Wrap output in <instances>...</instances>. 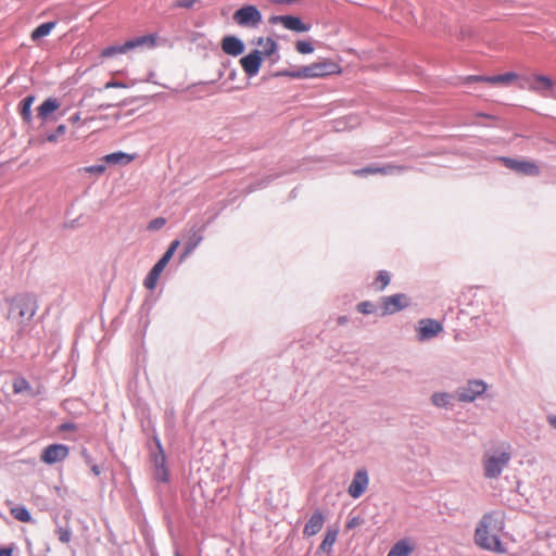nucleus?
Segmentation results:
<instances>
[{
    "label": "nucleus",
    "instance_id": "25",
    "mask_svg": "<svg viewBox=\"0 0 556 556\" xmlns=\"http://www.w3.org/2000/svg\"><path fill=\"white\" fill-rule=\"evenodd\" d=\"M12 388L15 394L27 393L29 396L36 395L29 382L23 377L15 378L13 380Z\"/></svg>",
    "mask_w": 556,
    "mask_h": 556
},
{
    "label": "nucleus",
    "instance_id": "4",
    "mask_svg": "<svg viewBox=\"0 0 556 556\" xmlns=\"http://www.w3.org/2000/svg\"><path fill=\"white\" fill-rule=\"evenodd\" d=\"M513 454L510 446L486 451L482 456V469L485 479H497L503 470L508 467Z\"/></svg>",
    "mask_w": 556,
    "mask_h": 556
},
{
    "label": "nucleus",
    "instance_id": "48",
    "mask_svg": "<svg viewBox=\"0 0 556 556\" xmlns=\"http://www.w3.org/2000/svg\"><path fill=\"white\" fill-rule=\"evenodd\" d=\"M13 547H4L0 549V556H12Z\"/></svg>",
    "mask_w": 556,
    "mask_h": 556
},
{
    "label": "nucleus",
    "instance_id": "24",
    "mask_svg": "<svg viewBox=\"0 0 556 556\" xmlns=\"http://www.w3.org/2000/svg\"><path fill=\"white\" fill-rule=\"evenodd\" d=\"M283 27L296 33H305L309 29V26L304 24L298 16L286 15Z\"/></svg>",
    "mask_w": 556,
    "mask_h": 556
},
{
    "label": "nucleus",
    "instance_id": "39",
    "mask_svg": "<svg viewBox=\"0 0 556 556\" xmlns=\"http://www.w3.org/2000/svg\"><path fill=\"white\" fill-rule=\"evenodd\" d=\"M106 167L103 164H96L85 167V170L94 175H102L105 172Z\"/></svg>",
    "mask_w": 556,
    "mask_h": 556
},
{
    "label": "nucleus",
    "instance_id": "9",
    "mask_svg": "<svg viewBox=\"0 0 556 556\" xmlns=\"http://www.w3.org/2000/svg\"><path fill=\"white\" fill-rule=\"evenodd\" d=\"M498 161L508 169L525 176H539L540 167L533 161L500 156Z\"/></svg>",
    "mask_w": 556,
    "mask_h": 556
},
{
    "label": "nucleus",
    "instance_id": "1",
    "mask_svg": "<svg viewBox=\"0 0 556 556\" xmlns=\"http://www.w3.org/2000/svg\"><path fill=\"white\" fill-rule=\"evenodd\" d=\"M504 515L502 511L493 510L484 514L475 530V543L485 551L498 554L506 553V548L497 534L504 529Z\"/></svg>",
    "mask_w": 556,
    "mask_h": 556
},
{
    "label": "nucleus",
    "instance_id": "10",
    "mask_svg": "<svg viewBox=\"0 0 556 556\" xmlns=\"http://www.w3.org/2000/svg\"><path fill=\"white\" fill-rule=\"evenodd\" d=\"M409 304V299L404 293H396L381 298V316L397 313Z\"/></svg>",
    "mask_w": 556,
    "mask_h": 556
},
{
    "label": "nucleus",
    "instance_id": "32",
    "mask_svg": "<svg viewBox=\"0 0 556 556\" xmlns=\"http://www.w3.org/2000/svg\"><path fill=\"white\" fill-rule=\"evenodd\" d=\"M55 534L60 542L67 544L72 539V530L66 526H58L55 529Z\"/></svg>",
    "mask_w": 556,
    "mask_h": 556
},
{
    "label": "nucleus",
    "instance_id": "36",
    "mask_svg": "<svg viewBox=\"0 0 556 556\" xmlns=\"http://www.w3.org/2000/svg\"><path fill=\"white\" fill-rule=\"evenodd\" d=\"M376 282H381V286L378 288V290H383L390 282V274L387 270H380L378 273Z\"/></svg>",
    "mask_w": 556,
    "mask_h": 556
},
{
    "label": "nucleus",
    "instance_id": "17",
    "mask_svg": "<svg viewBox=\"0 0 556 556\" xmlns=\"http://www.w3.org/2000/svg\"><path fill=\"white\" fill-rule=\"evenodd\" d=\"M244 48L243 41L236 36H225L222 40V49L228 55L238 56L244 52Z\"/></svg>",
    "mask_w": 556,
    "mask_h": 556
},
{
    "label": "nucleus",
    "instance_id": "23",
    "mask_svg": "<svg viewBox=\"0 0 556 556\" xmlns=\"http://www.w3.org/2000/svg\"><path fill=\"white\" fill-rule=\"evenodd\" d=\"M136 157L135 154H128V153H125V152H122V151H118V152H113V153H110V154H106L103 160L105 163L108 164H113V165H116V164H121V165H127L129 164L131 161H134Z\"/></svg>",
    "mask_w": 556,
    "mask_h": 556
},
{
    "label": "nucleus",
    "instance_id": "46",
    "mask_svg": "<svg viewBox=\"0 0 556 556\" xmlns=\"http://www.w3.org/2000/svg\"><path fill=\"white\" fill-rule=\"evenodd\" d=\"M285 20H286V15H274L270 17L269 23H271V24L280 23L283 25Z\"/></svg>",
    "mask_w": 556,
    "mask_h": 556
},
{
    "label": "nucleus",
    "instance_id": "35",
    "mask_svg": "<svg viewBox=\"0 0 556 556\" xmlns=\"http://www.w3.org/2000/svg\"><path fill=\"white\" fill-rule=\"evenodd\" d=\"M296 51L301 54H308L314 51V47L309 41L300 40L296 42Z\"/></svg>",
    "mask_w": 556,
    "mask_h": 556
},
{
    "label": "nucleus",
    "instance_id": "12",
    "mask_svg": "<svg viewBox=\"0 0 556 556\" xmlns=\"http://www.w3.org/2000/svg\"><path fill=\"white\" fill-rule=\"evenodd\" d=\"M408 169V166L386 164L383 166L369 165L359 169H355L353 173L356 176H367L369 174H381V175H399Z\"/></svg>",
    "mask_w": 556,
    "mask_h": 556
},
{
    "label": "nucleus",
    "instance_id": "52",
    "mask_svg": "<svg viewBox=\"0 0 556 556\" xmlns=\"http://www.w3.org/2000/svg\"><path fill=\"white\" fill-rule=\"evenodd\" d=\"M348 321H349V318H348V316H345V315L340 316V317L338 318V324H339V325H345Z\"/></svg>",
    "mask_w": 556,
    "mask_h": 556
},
{
    "label": "nucleus",
    "instance_id": "57",
    "mask_svg": "<svg viewBox=\"0 0 556 556\" xmlns=\"http://www.w3.org/2000/svg\"><path fill=\"white\" fill-rule=\"evenodd\" d=\"M176 556H180V555L177 553Z\"/></svg>",
    "mask_w": 556,
    "mask_h": 556
},
{
    "label": "nucleus",
    "instance_id": "7",
    "mask_svg": "<svg viewBox=\"0 0 556 556\" xmlns=\"http://www.w3.org/2000/svg\"><path fill=\"white\" fill-rule=\"evenodd\" d=\"M156 451L151 454V462L154 468L153 477L157 482L166 483L169 480L168 469L166 467V456L157 437H154Z\"/></svg>",
    "mask_w": 556,
    "mask_h": 556
},
{
    "label": "nucleus",
    "instance_id": "20",
    "mask_svg": "<svg viewBox=\"0 0 556 556\" xmlns=\"http://www.w3.org/2000/svg\"><path fill=\"white\" fill-rule=\"evenodd\" d=\"M552 88H553L552 79L544 75H534L529 83V89L536 91V92L552 90Z\"/></svg>",
    "mask_w": 556,
    "mask_h": 556
},
{
    "label": "nucleus",
    "instance_id": "18",
    "mask_svg": "<svg viewBox=\"0 0 556 556\" xmlns=\"http://www.w3.org/2000/svg\"><path fill=\"white\" fill-rule=\"evenodd\" d=\"M324 523V514L319 509H316L303 529L304 536H313L317 534L323 529Z\"/></svg>",
    "mask_w": 556,
    "mask_h": 556
},
{
    "label": "nucleus",
    "instance_id": "34",
    "mask_svg": "<svg viewBox=\"0 0 556 556\" xmlns=\"http://www.w3.org/2000/svg\"><path fill=\"white\" fill-rule=\"evenodd\" d=\"M356 309L362 314L368 315L375 312L376 306L369 301H363L356 305Z\"/></svg>",
    "mask_w": 556,
    "mask_h": 556
},
{
    "label": "nucleus",
    "instance_id": "3",
    "mask_svg": "<svg viewBox=\"0 0 556 556\" xmlns=\"http://www.w3.org/2000/svg\"><path fill=\"white\" fill-rule=\"evenodd\" d=\"M340 68L336 62L321 60L296 70H281L274 73V77H289L294 79H307L326 77L339 73Z\"/></svg>",
    "mask_w": 556,
    "mask_h": 556
},
{
    "label": "nucleus",
    "instance_id": "28",
    "mask_svg": "<svg viewBox=\"0 0 556 556\" xmlns=\"http://www.w3.org/2000/svg\"><path fill=\"white\" fill-rule=\"evenodd\" d=\"M518 75L514 72H507L500 75L486 76V83L491 85L503 84L509 85L511 81L516 80Z\"/></svg>",
    "mask_w": 556,
    "mask_h": 556
},
{
    "label": "nucleus",
    "instance_id": "30",
    "mask_svg": "<svg viewBox=\"0 0 556 556\" xmlns=\"http://www.w3.org/2000/svg\"><path fill=\"white\" fill-rule=\"evenodd\" d=\"M55 25H56V22H54V21L40 24L38 27H36L33 30L31 36H30L31 39L38 40L42 37L48 36L51 33V30L55 27Z\"/></svg>",
    "mask_w": 556,
    "mask_h": 556
},
{
    "label": "nucleus",
    "instance_id": "43",
    "mask_svg": "<svg viewBox=\"0 0 556 556\" xmlns=\"http://www.w3.org/2000/svg\"><path fill=\"white\" fill-rule=\"evenodd\" d=\"M362 518L359 517H352L346 522V529H353L355 527H358L362 523Z\"/></svg>",
    "mask_w": 556,
    "mask_h": 556
},
{
    "label": "nucleus",
    "instance_id": "54",
    "mask_svg": "<svg viewBox=\"0 0 556 556\" xmlns=\"http://www.w3.org/2000/svg\"><path fill=\"white\" fill-rule=\"evenodd\" d=\"M265 40H266V38L260 37V38L257 39V41H256V45H258V46H263V47H264Z\"/></svg>",
    "mask_w": 556,
    "mask_h": 556
},
{
    "label": "nucleus",
    "instance_id": "33",
    "mask_svg": "<svg viewBox=\"0 0 556 556\" xmlns=\"http://www.w3.org/2000/svg\"><path fill=\"white\" fill-rule=\"evenodd\" d=\"M278 49L277 42L273 38H266L263 50H260L262 52V56H269L274 54Z\"/></svg>",
    "mask_w": 556,
    "mask_h": 556
},
{
    "label": "nucleus",
    "instance_id": "55",
    "mask_svg": "<svg viewBox=\"0 0 556 556\" xmlns=\"http://www.w3.org/2000/svg\"><path fill=\"white\" fill-rule=\"evenodd\" d=\"M280 3H290V0H280Z\"/></svg>",
    "mask_w": 556,
    "mask_h": 556
},
{
    "label": "nucleus",
    "instance_id": "22",
    "mask_svg": "<svg viewBox=\"0 0 556 556\" xmlns=\"http://www.w3.org/2000/svg\"><path fill=\"white\" fill-rule=\"evenodd\" d=\"M34 94L26 96L18 104V111L21 114V117L25 124H30L33 121V114H31V105L35 101Z\"/></svg>",
    "mask_w": 556,
    "mask_h": 556
},
{
    "label": "nucleus",
    "instance_id": "45",
    "mask_svg": "<svg viewBox=\"0 0 556 556\" xmlns=\"http://www.w3.org/2000/svg\"><path fill=\"white\" fill-rule=\"evenodd\" d=\"M104 87H105V89H109V88H124V87H126V85L123 84V83H119V81L111 80V81L106 83Z\"/></svg>",
    "mask_w": 556,
    "mask_h": 556
},
{
    "label": "nucleus",
    "instance_id": "27",
    "mask_svg": "<svg viewBox=\"0 0 556 556\" xmlns=\"http://www.w3.org/2000/svg\"><path fill=\"white\" fill-rule=\"evenodd\" d=\"M452 399H455L454 394L447 392H434L431 395V403L437 407L446 408L451 405Z\"/></svg>",
    "mask_w": 556,
    "mask_h": 556
},
{
    "label": "nucleus",
    "instance_id": "26",
    "mask_svg": "<svg viewBox=\"0 0 556 556\" xmlns=\"http://www.w3.org/2000/svg\"><path fill=\"white\" fill-rule=\"evenodd\" d=\"M338 536V530L337 529H327L325 538L323 542L320 543L318 549L323 553L329 554L331 552V548L333 544L337 541Z\"/></svg>",
    "mask_w": 556,
    "mask_h": 556
},
{
    "label": "nucleus",
    "instance_id": "50",
    "mask_svg": "<svg viewBox=\"0 0 556 556\" xmlns=\"http://www.w3.org/2000/svg\"><path fill=\"white\" fill-rule=\"evenodd\" d=\"M90 468H91V471L93 472L94 476H100L101 468L98 465L91 464Z\"/></svg>",
    "mask_w": 556,
    "mask_h": 556
},
{
    "label": "nucleus",
    "instance_id": "13",
    "mask_svg": "<svg viewBox=\"0 0 556 556\" xmlns=\"http://www.w3.org/2000/svg\"><path fill=\"white\" fill-rule=\"evenodd\" d=\"M368 483L369 477L367 470L365 468L356 470L352 479V482L348 488L349 495L353 498L361 497L366 491Z\"/></svg>",
    "mask_w": 556,
    "mask_h": 556
},
{
    "label": "nucleus",
    "instance_id": "49",
    "mask_svg": "<svg viewBox=\"0 0 556 556\" xmlns=\"http://www.w3.org/2000/svg\"><path fill=\"white\" fill-rule=\"evenodd\" d=\"M81 455H83V457L85 458V460H86V463H87L88 465H91V464H92V458H91V456L89 455V453L87 452V450H86V448H84V450L81 451Z\"/></svg>",
    "mask_w": 556,
    "mask_h": 556
},
{
    "label": "nucleus",
    "instance_id": "15",
    "mask_svg": "<svg viewBox=\"0 0 556 556\" xmlns=\"http://www.w3.org/2000/svg\"><path fill=\"white\" fill-rule=\"evenodd\" d=\"M443 330V326L440 321L431 318L421 319L419 321V328L417 338L419 341H426L434 338Z\"/></svg>",
    "mask_w": 556,
    "mask_h": 556
},
{
    "label": "nucleus",
    "instance_id": "58",
    "mask_svg": "<svg viewBox=\"0 0 556 556\" xmlns=\"http://www.w3.org/2000/svg\"><path fill=\"white\" fill-rule=\"evenodd\" d=\"M176 556H180V555L177 553Z\"/></svg>",
    "mask_w": 556,
    "mask_h": 556
},
{
    "label": "nucleus",
    "instance_id": "6",
    "mask_svg": "<svg viewBox=\"0 0 556 556\" xmlns=\"http://www.w3.org/2000/svg\"><path fill=\"white\" fill-rule=\"evenodd\" d=\"M488 384L480 379L468 380L466 384L458 387L454 396L458 402L471 403L486 391Z\"/></svg>",
    "mask_w": 556,
    "mask_h": 556
},
{
    "label": "nucleus",
    "instance_id": "14",
    "mask_svg": "<svg viewBox=\"0 0 556 556\" xmlns=\"http://www.w3.org/2000/svg\"><path fill=\"white\" fill-rule=\"evenodd\" d=\"M68 453L70 448L65 444H51L42 451L40 458L43 463L52 465L64 460Z\"/></svg>",
    "mask_w": 556,
    "mask_h": 556
},
{
    "label": "nucleus",
    "instance_id": "5",
    "mask_svg": "<svg viewBox=\"0 0 556 556\" xmlns=\"http://www.w3.org/2000/svg\"><path fill=\"white\" fill-rule=\"evenodd\" d=\"M155 35H142L127 40L123 45H112L104 48L101 52L102 58H112L116 54L127 53L137 48H153L155 46Z\"/></svg>",
    "mask_w": 556,
    "mask_h": 556
},
{
    "label": "nucleus",
    "instance_id": "42",
    "mask_svg": "<svg viewBox=\"0 0 556 556\" xmlns=\"http://www.w3.org/2000/svg\"><path fill=\"white\" fill-rule=\"evenodd\" d=\"M198 0H177L174 4L175 8L192 9Z\"/></svg>",
    "mask_w": 556,
    "mask_h": 556
},
{
    "label": "nucleus",
    "instance_id": "2",
    "mask_svg": "<svg viewBox=\"0 0 556 556\" xmlns=\"http://www.w3.org/2000/svg\"><path fill=\"white\" fill-rule=\"evenodd\" d=\"M37 309V299L34 294H18L10 301L8 319L23 329L35 316Z\"/></svg>",
    "mask_w": 556,
    "mask_h": 556
},
{
    "label": "nucleus",
    "instance_id": "31",
    "mask_svg": "<svg viewBox=\"0 0 556 556\" xmlns=\"http://www.w3.org/2000/svg\"><path fill=\"white\" fill-rule=\"evenodd\" d=\"M10 513L18 521L30 522L33 520L29 510L23 505L12 507Z\"/></svg>",
    "mask_w": 556,
    "mask_h": 556
},
{
    "label": "nucleus",
    "instance_id": "41",
    "mask_svg": "<svg viewBox=\"0 0 556 556\" xmlns=\"http://www.w3.org/2000/svg\"><path fill=\"white\" fill-rule=\"evenodd\" d=\"M472 83H486V76L469 75L464 78V84H472Z\"/></svg>",
    "mask_w": 556,
    "mask_h": 556
},
{
    "label": "nucleus",
    "instance_id": "38",
    "mask_svg": "<svg viewBox=\"0 0 556 556\" xmlns=\"http://www.w3.org/2000/svg\"><path fill=\"white\" fill-rule=\"evenodd\" d=\"M166 224V219L164 217H156L152 220H150L148 225L149 230H159Z\"/></svg>",
    "mask_w": 556,
    "mask_h": 556
},
{
    "label": "nucleus",
    "instance_id": "40",
    "mask_svg": "<svg viewBox=\"0 0 556 556\" xmlns=\"http://www.w3.org/2000/svg\"><path fill=\"white\" fill-rule=\"evenodd\" d=\"M66 131V126L65 125H59L55 132L53 134H49L47 136V140L50 141V142H55L58 140V137L61 136V135H64Z\"/></svg>",
    "mask_w": 556,
    "mask_h": 556
},
{
    "label": "nucleus",
    "instance_id": "11",
    "mask_svg": "<svg viewBox=\"0 0 556 556\" xmlns=\"http://www.w3.org/2000/svg\"><path fill=\"white\" fill-rule=\"evenodd\" d=\"M204 229V224L194 223L193 225L190 226V228L188 229L187 241L184 251L180 255V261L187 258L202 242Z\"/></svg>",
    "mask_w": 556,
    "mask_h": 556
},
{
    "label": "nucleus",
    "instance_id": "19",
    "mask_svg": "<svg viewBox=\"0 0 556 556\" xmlns=\"http://www.w3.org/2000/svg\"><path fill=\"white\" fill-rule=\"evenodd\" d=\"M167 264H168V262L165 258H163V257H161L154 264V266L151 268V270L148 273L147 277L143 280V286L148 290H153L155 288L156 282L159 280V277H160V275L162 274V271L164 270V268L166 267Z\"/></svg>",
    "mask_w": 556,
    "mask_h": 556
},
{
    "label": "nucleus",
    "instance_id": "44",
    "mask_svg": "<svg viewBox=\"0 0 556 556\" xmlns=\"http://www.w3.org/2000/svg\"><path fill=\"white\" fill-rule=\"evenodd\" d=\"M278 175L276 176H273V175H269L267 176L265 179L261 180L255 188H263V187H266L270 181H273L275 178H277Z\"/></svg>",
    "mask_w": 556,
    "mask_h": 556
},
{
    "label": "nucleus",
    "instance_id": "29",
    "mask_svg": "<svg viewBox=\"0 0 556 556\" xmlns=\"http://www.w3.org/2000/svg\"><path fill=\"white\" fill-rule=\"evenodd\" d=\"M413 552L412 546L404 540L396 542L387 556H409Z\"/></svg>",
    "mask_w": 556,
    "mask_h": 556
},
{
    "label": "nucleus",
    "instance_id": "47",
    "mask_svg": "<svg viewBox=\"0 0 556 556\" xmlns=\"http://www.w3.org/2000/svg\"><path fill=\"white\" fill-rule=\"evenodd\" d=\"M76 427L73 422H65L60 426V430L67 431V430H74Z\"/></svg>",
    "mask_w": 556,
    "mask_h": 556
},
{
    "label": "nucleus",
    "instance_id": "53",
    "mask_svg": "<svg viewBox=\"0 0 556 556\" xmlns=\"http://www.w3.org/2000/svg\"><path fill=\"white\" fill-rule=\"evenodd\" d=\"M548 422L556 429V416H548Z\"/></svg>",
    "mask_w": 556,
    "mask_h": 556
},
{
    "label": "nucleus",
    "instance_id": "21",
    "mask_svg": "<svg viewBox=\"0 0 556 556\" xmlns=\"http://www.w3.org/2000/svg\"><path fill=\"white\" fill-rule=\"evenodd\" d=\"M60 108V102L55 98L46 99L37 109V116L46 121L48 116Z\"/></svg>",
    "mask_w": 556,
    "mask_h": 556
},
{
    "label": "nucleus",
    "instance_id": "51",
    "mask_svg": "<svg viewBox=\"0 0 556 556\" xmlns=\"http://www.w3.org/2000/svg\"><path fill=\"white\" fill-rule=\"evenodd\" d=\"M68 121L72 123V124H76L80 121V114L79 113H75L73 114Z\"/></svg>",
    "mask_w": 556,
    "mask_h": 556
},
{
    "label": "nucleus",
    "instance_id": "8",
    "mask_svg": "<svg viewBox=\"0 0 556 556\" xmlns=\"http://www.w3.org/2000/svg\"><path fill=\"white\" fill-rule=\"evenodd\" d=\"M232 18L239 26L255 28L262 22V13L255 5L248 4L238 9Z\"/></svg>",
    "mask_w": 556,
    "mask_h": 556
},
{
    "label": "nucleus",
    "instance_id": "56",
    "mask_svg": "<svg viewBox=\"0 0 556 556\" xmlns=\"http://www.w3.org/2000/svg\"><path fill=\"white\" fill-rule=\"evenodd\" d=\"M110 105H101V109H108Z\"/></svg>",
    "mask_w": 556,
    "mask_h": 556
},
{
    "label": "nucleus",
    "instance_id": "16",
    "mask_svg": "<svg viewBox=\"0 0 556 556\" xmlns=\"http://www.w3.org/2000/svg\"><path fill=\"white\" fill-rule=\"evenodd\" d=\"M240 63L244 73L249 77H253L260 72L262 65V52L260 50H253L251 53L241 58Z\"/></svg>",
    "mask_w": 556,
    "mask_h": 556
},
{
    "label": "nucleus",
    "instance_id": "37",
    "mask_svg": "<svg viewBox=\"0 0 556 556\" xmlns=\"http://www.w3.org/2000/svg\"><path fill=\"white\" fill-rule=\"evenodd\" d=\"M179 245H180L179 240L172 241L168 249L165 251V253L162 255V257L165 258L167 262H169Z\"/></svg>",
    "mask_w": 556,
    "mask_h": 556
}]
</instances>
